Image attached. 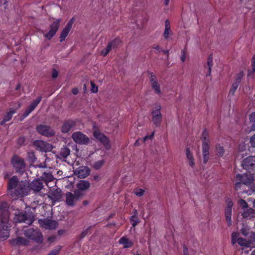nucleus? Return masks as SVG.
Returning <instances> with one entry per match:
<instances>
[{
    "label": "nucleus",
    "mask_w": 255,
    "mask_h": 255,
    "mask_svg": "<svg viewBox=\"0 0 255 255\" xmlns=\"http://www.w3.org/2000/svg\"><path fill=\"white\" fill-rule=\"evenodd\" d=\"M26 180L18 182L16 176H13L8 182V190L14 199L26 196L29 194L30 189Z\"/></svg>",
    "instance_id": "nucleus-1"
},
{
    "label": "nucleus",
    "mask_w": 255,
    "mask_h": 255,
    "mask_svg": "<svg viewBox=\"0 0 255 255\" xmlns=\"http://www.w3.org/2000/svg\"><path fill=\"white\" fill-rule=\"evenodd\" d=\"M7 204L2 202L0 204V239L5 240L9 236V215Z\"/></svg>",
    "instance_id": "nucleus-2"
},
{
    "label": "nucleus",
    "mask_w": 255,
    "mask_h": 255,
    "mask_svg": "<svg viewBox=\"0 0 255 255\" xmlns=\"http://www.w3.org/2000/svg\"><path fill=\"white\" fill-rule=\"evenodd\" d=\"M201 139L203 162L204 163H206L209 159V149L210 148V139L208 132L206 130L203 132Z\"/></svg>",
    "instance_id": "nucleus-3"
},
{
    "label": "nucleus",
    "mask_w": 255,
    "mask_h": 255,
    "mask_svg": "<svg viewBox=\"0 0 255 255\" xmlns=\"http://www.w3.org/2000/svg\"><path fill=\"white\" fill-rule=\"evenodd\" d=\"M237 182L235 184V188L238 190L241 188L242 184L250 186L254 180V178L252 174H237L236 176Z\"/></svg>",
    "instance_id": "nucleus-4"
},
{
    "label": "nucleus",
    "mask_w": 255,
    "mask_h": 255,
    "mask_svg": "<svg viewBox=\"0 0 255 255\" xmlns=\"http://www.w3.org/2000/svg\"><path fill=\"white\" fill-rule=\"evenodd\" d=\"M162 109L160 104H154L151 111V121L156 127H159L161 125L162 120V115L161 112Z\"/></svg>",
    "instance_id": "nucleus-5"
},
{
    "label": "nucleus",
    "mask_w": 255,
    "mask_h": 255,
    "mask_svg": "<svg viewBox=\"0 0 255 255\" xmlns=\"http://www.w3.org/2000/svg\"><path fill=\"white\" fill-rule=\"evenodd\" d=\"M24 235L29 240L36 242L42 240V235L38 229H27L24 230Z\"/></svg>",
    "instance_id": "nucleus-6"
},
{
    "label": "nucleus",
    "mask_w": 255,
    "mask_h": 255,
    "mask_svg": "<svg viewBox=\"0 0 255 255\" xmlns=\"http://www.w3.org/2000/svg\"><path fill=\"white\" fill-rule=\"evenodd\" d=\"M61 21V18L53 21L49 26V30L44 34V37L48 40H50L58 30Z\"/></svg>",
    "instance_id": "nucleus-7"
},
{
    "label": "nucleus",
    "mask_w": 255,
    "mask_h": 255,
    "mask_svg": "<svg viewBox=\"0 0 255 255\" xmlns=\"http://www.w3.org/2000/svg\"><path fill=\"white\" fill-rule=\"evenodd\" d=\"M148 77L151 87L155 93L160 95L162 93L161 86L154 74L152 72L148 73Z\"/></svg>",
    "instance_id": "nucleus-8"
},
{
    "label": "nucleus",
    "mask_w": 255,
    "mask_h": 255,
    "mask_svg": "<svg viewBox=\"0 0 255 255\" xmlns=\"http://www.w3.org/2000/svg\"><path fill=\"white\" fill-rule=\"evenodd\" d=\"M73 140L79 144H87L90 141L89 137L80 131L74 132L72 135Z\"/></svg>",
    "instance_id": "nucleus-9"
},
{
    "label": "nucleus",
    "mask_w": 255,
    "mask_h": 255,
    "mask_svg": "<svg viewBox=\"0 0 255 255\" xmlns=\"http://www.w3.org/2000/svg\"><path fill=\"white\" fill-rule=\"evenodd\" d=\"M34 217L32 215H26L21 213L15 214L14 221L16 223L24 222L27 224H31L34 222Z\"/></svg>",
    "instance_id": "nucleus-10"
},
{
    "label": "nucleus",
    "mask_w": 255,
    "mask_h": 255,
    "mask_svg": "<svg viewBox=\"0 0 255 255\" xmlns=\"http://www.w3.org/2000/svg\"><path fill=\"white\" fill-rule=\"evenodd\" d=\"M94 137L101 142L107 149H110L111 148L110 140L103 133L98 130L94 131Z\"/></svg>",
    "instance_id": "nucleus-11"
},
{
    "label": "nucleus",
    "mask_w": 255,
    "mask_h": 255,
    "mask_svg": "<svg viewBox=\"0 0 255 255\" xmlns=\"http://www.w3.org/2000/svg\"><path fill=\"white\" fill-rule=\"evenodd\" d=\"M36 130L39 134L47 137L53 136L55 133L54 130L51 127L45 125L38 126Z\"/></svg>",
    "instance_id": "nucleus-12"
},
{
    "label": "nucleus",
    "mask_w": 255,
    "mask_h": 255,
    "mask_svg": "<svg viewBox=\"0 0 255 255\" xmlns=\"http://www.w3.org/2000/svg\"><path fill=\"white\" fill-rule=\"evenodd\" d=\"M13 167L17 172H22L25 169V164L23 160L17 156H14L11 161Z\"/></svg>",
    "instance_id": "nucleus-13"
},
{
    "label": "nucleus",
    "mask_w": 255,
    "mask_h": 255,
    "mask_svg": "<svg viewBox=\"0 0 255 255\" xmlns=\"http://www.w3.org/2000/svg\"><path fill=\"white\" fill-rule=\"evenodd\" d=\"M82 195L78 191H75L74 194L68 192L66 194V202L68 205L73 206Z\"/></svg>",
    "instance_id": "nucleus-14"
},
{
    "label": "nucleus",
    "mask_w": 255,
    "mask_h": 255,
    "mask_svg": "<svg viewBox=\"0 0 255 255\" xmlns=\"http://www.w3.org/2000/svg\"><path fill=\"white\" fill-rule=\"evenodd\" d=\"M34 145L37 149L44 152L50 151L53 148L51 144L43 140H36Z\"/></svg>",
    "instance_id": "nucleus-15"
},
{
    "label": "nucleus",
    "mask_w": 255,
    "mask_h": 255,
    "mask_svg": "<svg viewBox=\"0 0 255 255\" xmlns=\"http://www.w3.org/2000/svg\"><path fill=\"white\" fill-rule=\"evenodd\" d=\"M38 222L43 228L48 230L55 229L58 226L57 222L47 219L39 220Z\"/></svg>",
    "instance_id": "nucleus-16"
},
{
    "label": "nucleus",
    "mask_w": 255,
    "mask_h": 255,
    "mask_svg": "<svg viewBox=\"0 0 255 255\" xmlns=\"http://www.w3.org/2000/svg\"><path fill=\"white\" fill-rule=\"evenodd\" d=\"M74 18L73 17L70 20H69L65 26L62 30L60 36V41L61 42L65 40L66 37L68 36L70 30L72 28L73 24L74 21Z\"/></svg>",
    "instance_id": "nucleus-17"
},
{
    "label": "nucleus",
    "mask_w": 255,
    "mask_h": 255,
    "mask_svg": "<svg viewBox=\"0 0 255 255\" xmlns=\"http://www.w3.org/2000/svg\"><path fill=\"white\" fill-rule=\"evenodd\" d=\"M232 243L233 245L238 243L241 246L245 247H249L250 245L249 241L242 238H239V233L236 232L233 233L232 234Z\"/></svg>",
    "instance_id": "nucleus-18"
},
{
    "label": "nucleus",
    "mask_w": 255,
    "mask_h": 255,
    "mask_svg": "<svg viewBox=\"0 0 255 255\" xmlns=\"http://www.w3.org/2000/svg\"><path fill=\"white\" fill-rule=\"evenodd\" d=\"M242 166L247 170L253 169L255 166V156H249L245 158L242 163Z\"/></svg>",
    "instance_id": "nucleus-19"
},
{
    "label": "nucleus",
    "mask_w": 255,
    "mask_h": 255,
    "mask_svg": "<svg viewBox=\"0 0 255 255\" xmlns=\"http://www.w3.org/2000/svg\"><path fill=\"white\" fill-rule=\"evenodd\" d=\"M233 206V202L231 200L228 201L227 207L225 209V217L229 226L232 224V209Z\"/></svg>",
    "instance_id": "nucleus-20"
},
{
    "label": "nucleus",
    "mask_w": 255,
    "mask_h": 255,
    "mask_svg": "<svg viewBox=\"0 0 255 255\" xmlns=\"http://www.w3.org/2000/svg\"><path fill=\"white\" fill-rule=\"evenodd\" d=\"M120 42V40L119 39H115L111 41L107 47L102 50L101 54L103 56H106L112 49L116 48Z\"/></svg>",
    "instance_id": "nucleus-21"
},
{
    "label": "nucleus",
    "mask_w": 255,
    "mask_h": 255,
    "mask_svg": "<svg viewBox=\"0 0 255 255\" xmlns=\"http://www.w3.org/2000/svg\"><path fill=\"white\" fill-rule=\"evenodd\" d=\"M74 174L80 178H84L90 174V170L86 166H81L75 170Z\"/></svg>",
    "instance_id": "nucleus-22"
},
{
    "label": "nucleus",
    "mask_w": 255,
    "mask_h": 255,
    "mask_svg": "<svg viewBox=\"0 0 255 255\" xmlns=\"http://www.w3.org/2000/svg\"><path fill=\"white\" fill-rule=\"evenodd\" d=\"M41 100V97H38L36 100L33 101L31 104L29 105V107L25 111L23 115V118H25L27 117L31 112H32L37 107V106L39 104Z\"/></svg>",
    "instance_id": "nucleus-23"
},
{
    "label": "nucleus",
    "mask_w": 255,
    "mask_h": 255,
    "mask_svg": "<svg viewBox=\"0 0 255 255\" xmlns=\"http://www.w3.org/2000/svg\"><path fill=\"white\" fill-rule=\"evenodd\" d=\"M30 188L34 192H39L43 188L42 180L40 179L33 180L29 185Z\"/></svg>",
    "instance_id": "nucleus-24"
},
{
    "label": "nucleus",
    "mask_w": 255,
    "mask_h": 255,
    "mask_svg": "<svg viewBox=\"0 0 255 255\" xmlns=\"http://www.w3.org/2000/svg\"><path fill=\"white\" fill-rule=\"evenodd\" d=\"M173 33L171 29L170 23L168 20H166L165 23V29L163 33V37L168 40L173 35Z\"/></svg>",
    "instance_id": "nucleus-25"
},
{
    "label": "nucleus",
    "mask_w": 255,
    "mask_h": 255,
    "mask_svg": "<svg viewBox=\"0 0 255 255\" xmlns=\"http://www.w3.org/2000/svg\"><path fill=\"white\" fill-rule=\"evenodd\" d=\"M186 156L189 166L193 168L195 165V160L192 152L189 148H187L186 150Z\"/></svg>",
    "instance_id": "nucleus-26"
},
{
    "label": "nucleus",
    "mask_w": 255,
    "mask_h": 255,
    "mask_svg": "<svg viewBox=\"0 0 255 255\" xmlns=\"http://www.w3.org/2000/svg\"><path fill=\"white\" fill-rule=\"evenodd\" d=\"M75 126V122L73 121H68L65 122L61 128V131L63 133L68 132L71 128Z\"/></svg>",
    "instance_id": "nucleus-27"
},
{
    "label": "nucleus",
    "mask_w": 255,
    "mask_h": 255,
    "mask_svg": "<svg viewBox=\"0 0 255 255\" xmlns=\"http://www.w3.org/2000/svg\"><path fill=\"white\" fill-rule=\"evenodd\" d=\"M90 186V183L86 180H81L77 184V187L78 191L80 192V191H85L88 190Z\"/></svg>",
    "instance_id": "nucleus-28"
},
{
    "label": "nucleus",
    "mask_w": 255,
    "mask_h": 255,
    "mask_svg": "<svg viewBox=\"0 0 255 255\" xmlns=\"http://www.w3.org/2000/svg\"><path fill=\"white\" fill-rule=\"evenodd\" d=\"M11 244L13 245L25 246L29 244V241L22 237H18L15 239H13L11 241Z\"/></svg>",
    "instance_id": "nucleus-29"
},
{
    "label": "nucleus",
    "mask_w": 255,
    "mask_h": 255,
    "mask_svg": "<svg viewBox=\"0 0 255 255\" xmlns=\"http://www.w3.org/2000/svg\"><path fill=\"white\" fill-rule=\"evenodd\" d=\"M70 153V149L66 147H64L61 149L60 151L57 156L60 159H64L67 157V156L69 155Z\"/></svg>",
    "instance_id": "nucleus-30"
},
{
    "label": "nucleus",
    "mask_w": 255,
    "mask_h": 255,
    "mask_svg": "<svg viewBox=\"0 0 255 255\" xmlns=\"http://www.w3.org/2000/svg\"><path fill=\"white\" fill-rule=\"evenodd\" d=\"M242 215L245 218L251 219L255 217V210L251 208L247 209L244 211Z\"/></svg>",
    "instance_id": "nucleus-31"
},
{
    "label": "nucleus",
    "mask_w": 255,
    "mask_h": 255,
    "mask_svg": "<svg viewBox=\"0 0 255 255\" xmlns=\"http://www.w3.org/2000/svg\"><path fill=\"white\" fill-rule=\"evenodd\" d=\"M119 243L124 245L125 248H129L132 246V243L126 237H122L119 240Z\"/></svg>",
    "instance_id": "nucleus-32"
},
{
    "label": "nucleus",
    "mask_w": 255,
    "mask_h": 255,
    "mask_svg": "<svg viewBox=\"0 0 255 255\" xmlns=\"http://www.w3.org/2000/svg\"><path fill=\"white\" fill-rule=\"evenodd\" d=\"M49 194L50 197L53 200H58L61 197V190L59 189L53 191L50 190Z\"/></svg>",
    "instance_id": "nucleus-33"
},
{
    "label": "nucleus",
    "mask_w": 255,
    "mask_h": 255,
    "mask_svg": "<svg viewBox=\"0 0 255 255\" xmlns=\"http://www.w3.org/2000/svg\"><path fill=\"white\" fill-rule=\"evenodd\" d=\"M15 113V110L11 109L10 111L8 113H7L4 117L3 120L1 122V124L2 125L5 123L10 121L12 117V115Z\"/></svg>",
    "instance_id": "nucleus-34"
},
{
    "label": "nucleus",
    "mask_w": 255,
    "mask_h": 255,
    "mask_svg": "<svg viewBox=\"0 0 255 255\" xmlns=\"http://www.w3.org/2000/svg\"><path fill=\"white\" fill-rule=\"evenodd\" d=\"M42 179L48 186V183L54 180L53 176L50 173H44L42 176Z\"/></svg>",
    "instance_id": "nucleus-35"
},
{
    "label": "nucleus",
    "mask_w": 255,
    "mask_h": 255,
    "mask_svg": "<svg viewBox=\"0 0 255 255\" xmlns=\"http://www.w3.org/2000/svg\"><path fill=\"white\" fill-rule=\"evenodd\" d=\"M216 150L217 155L219 156H222L225 153V150L223 146L220 145H217L216 146Z\"/></svg>",
    "instance_id": "nucleus-36"
},
{
    "label": "nucleus",
    "mask_w": 255,
    "mask_h": 255,
    "mask_svg": "<svg viewBox=\"0 0 255 255\" xmlns=\"http://www.w3.org/2000/svg\"><path fill=\"white\" fill-rule=\"evenodd\" d=\"M239 85V84L236 82H234L232 84L231 89L229 92V95L233 96L235 94V91L237 89L238 86Z\"/></svg>",
    "instance_id": "nucleus-37"
},
{
    "label": "nucleus",
    "mask_w": 255,
    "mask_h": 255,
    "mask_svg": "<svg viewBox=\"0 0 255 255\" xmlns=\"http://www.w3.org/2000/svg\"><path fill=\"white\" fill-rule=\"evenodd\" d=\"M61 249V246H56L54 249L50 251L47 255H57Z\"/></svg>",
    "instance_id": "nucleus-38"
},
{
    "label": "nucleus",
    "mask_w": 255,
    "mask_h": 255,
    "mask_svg": "<svg viewBox=\"0 0 255 255\" xmlns=\"http://www.w3.org/2000/svg\"><path fill=\"white\" fill-rule=\"evenodd\" d=\"M244 73L243 71L240 72L238 74H237L235 77V82L240 84L242 78L244 76Z\"/></svg>",
    "instance_id": "nucleus-39"
},
{
    "label": "nucleus",
    "mask_w": 255,
    "mask_h": 255,
    "mask_svg": "<svg viewBox=\"0 0 255 255\" xmlns=\"http://www.w3.org/2000/svg\"><path fill=\"white\" fill-rule=\"evenodd\" d=\"M104 162H105V161L103 160H99V161L96 162L93 164V167L95 169H98L100 168L103 165Z\"/></svg>",
    "instance_id": "nucleus-40"
},
{
    "label": "nucleus",
    "mask_w": 255,
    "mask_h": 255,
    "mask_svg": "<svg viewBox=\"0 0 255 255\" xmlns=\"http://www.w3.org/2000/svg\"><path fill=\"white\" fill-rule=\"evenodd\" d=\"M130 221L132 222L133 227H135L139 222L138 218L135 215H133L131 217Z\"/></svg>",
    "instance_id": "nucleus-41"
},
{
    "label": "nucleus",
    "mask_w": 255,
    "mask_h": 255,
    "mask_svg": "<svg viewBox=\"0 0 255 255\" xmlns=\"http://www.w3.org/2000/svg\"><path fill=\"white\" fill-rule=\"evenodd\" d=\"M134 193L137 196L141 197L143 195L144 190L142 189H137L134 191Z\"/></svg>",
    "instance_id": "nucleus-42"
},
{
    "label": "nucleus",
    "mask_w": 255,
    "mask_h": 255,
    "mask_svg": "<svg viewBox=\"0 0 255 255\" xmlns=\"http://www.w3.org/2000/svg\"><path fill=\"white\" fill-rule=\"evenodd\" d=\"M239 204L243 208L246 209L248 207L247 203L243 199H240L238 201Z\"/></svg>",
    "instance_id": "nucleus-43"
},
{
    "label": "nucleus",
    "mask_w": 255,
    "mask_h": 255,
    "mask_svg": "<svg viewBox=\"0 0 255 255\" xmlns=\"http://www.w3.org/2000/svg\"><path fill=\"white\" fill-rule=\"evenodd\" d=\"M207 64L209 67V73H210L213 65V60L211 56H209L208 58Z\"/></svg>",
    "instance_id": "nucleus-44"
},
{
    "label": "nucleus",
    "mask_w": 255,
    "mask_h": 255,
    "mask_svg": "<svg viewBox=\"0 0 255 255\" xmlns=\"http://www.w3.org/2000/svg\"><path fill=\"white\" fill-rule=\"evenodd\" d=\"M91 91H92V92L94 93H96L98 92V88L97 86H96V85L93 82H91Z\"/></svg>",
    "instance_id": "nucleus-45"
},
{
    "label": "nucleus",
    "mask_w": 255,
    "mask_h": 255,
    "mask_svg": "<svg viewBox=\"0 0 255 255\" xmlns=\"http://www.w3.org/2000/svg\"><path fill=\"white\" fill-rule=\"evenodd\" d=\"M186 53L185 50H183L181 51V60L182 62H184L186 60Z\"/></svg>",
    "instance_id": "nucleus-46"
},
{
    "label": "nucleus",
    "mask_w": 255,
    "mask_h": 255,
    "mask_svg": "<svg viewBox=\"0 0 255 255\" xmlns=\"http://www.w3.org/2000/svg\"><path fill=\"white\" fill-rule=\"evenodd\" d=\"M250 143L253 147H255V134L251 137Z\"/></svg>",
    "instance_id": "nucleus-47"
},
{
    "label": "nucleus",
    "mask_w": 255,
    "mask_h": 255,
    "mask_svg": "<svg viewBox=\"0 0 255 255\" xmlns=\"http://www.w3.org/2000/svg\"><path fill=\"white\" fill-rule=\"evenodd\" d=\"M252 69H253V72H254L255 71V55H254L253 59H252Z\"/></svg>",
    "instance_id": "nucleus-48"
},
{
    "label": "nucleus",
    "mask_w": 255,
    "mask_h": 255,
    "mask_svg": "<svg viewBox=\"0 0 255 255\" xmlns=\"http://www.w3.org/2000/svg\"><path fill=\"white\" fill-rule=\"evenodd\" d=\"M58 75V72L56 70H53L52 71V77L53 78H56Z\"/></svg>",
    "instance_id": "nucleus-49"
},
{
    "label": "nucleus",
    "mask_w": 255,
    "mask_h": 255,
    "mask_svg": "<svg viewBox=\"0 0 255 255\" xmlns=\"http://www.w3.org/2000/svg\"><path fill=\"white\" fill-rule=\"evenodd\" d=\"M251 121L255 123V113H253L250 117Z\"/></svg>",
    "instance_id": "nucleus-50"
},
{
    "label": "nucleus",
    "mask_w": 255,
    "mask_h": 255,
    "mask_svg": "<svg viewBox=\"0 0 255 255\" xmlns=\"http://www.w3.org/2000/svg\"><path fill=\"white\" fill-rule=\"evenodd\" d=\"M72 93L76 95L78 94L79 93V90L77 88H73L72 90Z\"/></svg>",
    "instance_id": "nucleus-51"
},
{
    "label": "nucleus",
    "mask_w": 255,
    "mask_h": 255,
    "mask_svg": "<svg viewBox=\"0 0 255 255\" xmlns=\"http://www.w3.org/2000/svg\"><path fill=\"white\" fill-rule=\"evenodd\" d=\"M243 152V150L242 149H240V151L238 154V157H239L240 156H241V157H244V153H242V152Z\"/></svg>",
    "instance_id": "nucleus-52"
},
{
    "label": "nucleus",
    "mask_w": 255,
    "mask_h": 255,
    "mask_svg": "<svg viewBox=\"0 0 255 255\" xmlns=\"http://www.w3.org/2000/svg\"><path fill=\"white\" fill-rule=\"evenodd\" d=\"M153 134H154V133H152V134L150 136H145V137L143 138V141H145L147 138H151V137L153 136Z\"/></svg>",
    "instance_id": "nucleus-53"
},
{
    "label": "nucleus",
    "mask_w": 255,
    "mask_h": 255,
    "mask_svg": "<svg viewBox=\"0 0 255 255\" xmlns=\"http://www.w3.org/2000/svg\"><path fill=\"white\" fill-rule=\"evenodd\" d=\"M153 48L157 50H159L160 49V47L159 45L155 46V47H153Z\"/></svg>",
    "instance_id": "nucleus-54"
},
{
    "label": "nucleus",
    "mask_w": 255,
    "mask_h": 255,
    "mask_svg": "<svg viewBox=\"0 0 255 255\" xmlns=\"http://www.w3.org/2000/svg\"><path fill=\"white\" fill-rule=\"evenodd\" d=\"M163 53L165 54H167V57H168V50H162Z\"/></svg>",
    "instance_id": "nucleus-55"
},
{
    "label": "nucleus",
    "mask_w": 255,
    "mask_h": 255,
    "mask_svg": "<svg viewBox=\"0 0 255 255\" xmlns=\"http://www.w3.org/2000/svg\"><path fill=\"white\" fill-rule=\"evenodd\" d=\"M170 0H165V4L167 5L169 4Z\"/></svg>",
    "instance_id": "nucleus-56"
},
{
    "label": "nucleus",
    "mask_w": 255,
    "mask_h": 255,
    "mask_svg": "<svg viewBox=\"0 0 255 255\" xmlns=\"http://www.w3.org/2000/svg\"><path fill=\"white\" fill-rule=\"evenodd\" d=\"M187 250H184V255H188L187 254Z\"/></svg>",
    "instance_id": "nucleus-57"
},
{
    "label": "nucleus",
    "mask_w": 255,
    "mask_h": 255,
    "mask_svg": "<svg viewBox=\"0 0 255 255\" xmlns=\"http://www.w3.org/2000/svg\"><path fill=\"white\" fill-rule=\"evenodd\" d=\"M19 140H20L22 142H24V139L23 138H20L19 139Z\"/></svg>",
    "instance_id": "nucleus-58"
},
{
    "label": "nucleus",
    "mask_w": 255,
    "mask_h": 255,
    "mask_svg": "<svg viewBox=\"0 0 255 255\" xmlns=\"http://www.w3.org/2000/svg\"><path fill=\"white\" fill-rule=\"evenodd\" d=\"M242 233L243 234V235H244L245 236L247 235V233L246 232H245V231H242Z\"/></svg>",
    "instance_id": "nucleus-59"
},
{
    "label": "nucleus",
    "mask_w": 255,
    "mask_h": 255,
    "mask_svg": "<svg viewBox=\"0 0 255 255\" xmlns=\"http://www.w3.org/2000/svg\"><path fill=\"white\" fill-rule=\"evenodd\" d=\"M134 213L135 214L134 215L136 216V214H137V210H136V209L134 210Z\"/></svg>",
    "instance_id": "nucleus-60"
},
{
    "label": "nucleus",
    "mask_w": 255,
    "mask_h": 255,
    "mask_svg": "<svg viewBox=\"0 0 255 255\" xmlns=\"http://www.w3.org/2000/svg\"><path fill=\"white\" fill-rule=\"evenodd\" d=\"M18 203H23V201L22 200H20L17 202Z\"/></svg>",
    "instance_id": "nucleus-61"
},
{
    "label": "nucleus",
    "mask_w": 255,
    "mask_h": 255,
    "mask_svg": "<svg viewBox=\"0 0 255 255\" xmlns=\"http://www.w3.org/2000/svg\"><path fill=\"white\" fill-rule=\"evenodd\" d=\"M254 207L255 208V200L254 201Z\"/></svg>",
    "instance_id": "nucleus-62"
},
{
    "label": "nucleus",
    "mask_w": 255,
    "mask_h": 255,
    "mask_svg": "<svg viewBox=\"0 0 255 255\" xmlns=\"http://www.w3.org/2000/svg\"><path fill=\"white\" fill-rule=\"evenodd\" d=\"M253 254H254V255L255 254V251H254L253 252Z\"/></svg>",
    "instance_id": "nucleus-63"
},
{
    "label": "nucleus",
    "mask_w": 255,
    "mask_h": 255,
    "mask_svg": "<svg viewBox=\"0 0 255 255\" xmlns=\"http://www.w3.org/2000/svg\"><path fill=\"white\" fill-rule=\"evenodd\" d=\"M134 255H141L137 254H135Z\"/></svg>",
    "instance_id": "nucleus-64"
}]
</instances>
